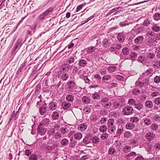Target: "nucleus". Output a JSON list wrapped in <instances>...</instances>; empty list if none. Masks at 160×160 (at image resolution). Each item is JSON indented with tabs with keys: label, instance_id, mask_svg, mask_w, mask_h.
I'll list each match as a JSON object with an SVG mask.
<instances>
[{
	"label": "nucleus",
	"instance_id": "f257e3e1",
	"mask_svg": "<svg viewBox=\"0 0 160 160\" xmlns=\"http://www.w3.org/2000/svg\"><path fill=\"white\" fill-rule=\"evenodd\" d=\"M134 110L131 106H128L123 108L122 113L125 115H129L132 114Z\"/></svg>",
	"mask_w": 160,
	"mask_h": 160
},
{
	"label": "nucleus",
	"instance_id": "f03ea898",
	"mask_svg": "<svg viewBox=\"0 0 160 160\" xmlns=\"http://www.w3.org/2000/svg\"><path fill=\"white\" fill-rule=\"evenodd\" d=\"M22 42L21 40L20 39H18L17 40L13 48V51L12 52V54L15 55L19 50L22 45Z\"/></svg>",
	"mask_w": 160,
	"mask_h": 160
},
{
	"label": "nucleus",
	"instance_id": "7ed1b4c3",
	"mask_svg": "<svg viewBox=\"0 0 160 160\" xmlns=\"http://www.w3.org/2000/svg\"><path fill=\"white\" fill-rule=\"evenodd\" d=\"M67 88L69 89V91L71 92H73L76 89V84L72 80H69L67 82Z\"/></svg>",
	"mask_w": 160,
	"mask_h": 160
},
{
	"label": "nucleus",
	"instance_id": "20e7f679",
	"mask_svg": "<svg viewBox=\"0 0 160 160\" xmlns=\"http://www.w3.org/2000/svg\"><path fill=\"white\" fill-rule=\"evenodd\" d=\"M69 65L67 63L62 64L60 67L59 73H68L69 71Z\"/></svg>",
	"mask_w": 160,
	"mask_h": 160
},
{
	"label": "nucleus",
	"instance_id": "39448f33",
	"mask_svg": "<svg viewBox=\"0 0 160 160\" xmlns=\"http://www.w3.org/2000/svg\"><path fill=\"white\" fill-rule=\"evenodd\" d=\"M30 60L29 58H27L25 60L24 63H22L21 66L19 67L18 71L17 72V74H20L23 69L24 67L28 64V63L29 62Z\"/></svg>",
	"mask_w": 160,
	"mask_h": 160
},
{
	"label": "nucleus",
	"instance_id": "423d86ee",
	"mask_svg": "<svg viewBox=\"0 0 160 160\" xmlns=\"http://www.w3.org/2000/svg\"><path fill=\"white\" fill-rule=\"evenodd\" d=\"M57 107V103L53 101H51L48 104V109L51 111L56 110Z\"/></svg>",
	"mask_w": 160,
	"mask_h": 160
},
{
	"label": "nucleus",
	"instance_id": "0eeeda50",
	"mask_svg": "<svg viewBox=\"0 0 160 160\" xmlns=\"http://www.w3.org/2000/svg\"><path fill=\"white\" fill-rule=\"evenodd\" d=\"M42 126L39 124L37 129L38 133L42 136L44 135L46 132V129L42 128Z\"/></svg>",
	"mask_w": 160,
	"mask_h": 160
},
{
	"label": "nucleus",
	"instance_id": "6e6552de",
	"mask_svg": "<svg viewBox=\"0 0 160 160\" xmlns=\"http://www.w3.org/2000/svg\"><path fill=\"white\" fill-rule=\"evenodd\" d=\"M144 38L142 36H139L136 37L134 40V42L136 44H140L143 41Z\"/></svg>",
	"mask_w": 160,
	"mask_h": 160
},
{
	"label": "nucleus",
	"instance_id": "1a4fd4ad",
	"mask_svg": "<svg viewBox=\"0 0 160 160\" xmlns=\"http://www.w3.org/2000/svg\"><path fill=\"white\" fill-rule=\"evenodd\" d=\"M87 63L88 62L86 60L80 59L78 60V64L80 67L84 68L87 66Z\"/></svg>",
	"mask_w": 160,
	"mask_h": 160
},
{
	"label": "nucleus",
	"instance_id": "9d476101",
	"mask_svg": "<svg viewBox=\"0 0 160 160\" xmlns=\"http://www.w3.org/2000/svg\"><path fill=\"white\" fill-rule=\"evenodd\" d=\"M155 136V134L153 133L148 132L146 134V138L150 141L153 140Z\"/></svg>",
	"mask_w": 160,
	"mask_h": 160
},
{
	"label": "nucleus",
	"instance_id": "9b49d317",
	"mask_svg": "<svg viewBox=\"0 0 160 160\" xmlns=\"http://www.w3.org/2000/svg\"><path fill=\"white\" fill-rule=\"evenodd\" d=\"M152 30L155 32H158L160 30V26L159 24H155L153 25Z\"/></svg>",
	"mask_w": 160,
	"mask_h": 160
},
{
	"label": "nucleus",
	"instance_id": "f8f14e48",
	"mask_svg": "<svg viewBox=\"0 0 160 160\" xmlns=\"http://www.w3.org/2000/svg\"><path fill=\"white\" fill-rule=\"evenodd\" d=\"M39 112L40 114L42 115H44L46 113L47 109L45 107L43 106L39 108Z\"/></svg>",
	"mask_w": 160,
	"mask_h": 160
},
{
	"label": "nucleus",
	"instance_id": "ddd939ff",
	"mask_svg": "<svg viewBox=\"0 0 160 160\" xmlns=\"http://www.w3.org/2000/svg\"><path fill=\"white\" fill-rule=\"evenodd\" d=\"M51 116L53 120H58L59 117V113L58 112L54 111L52 113Z\"/></svg>",
	"mask_w": 160,
	"mask_h": 160
},
{
	"label": "nucleus",
	"instance_id": "4468645a",
	"mask_svg": "<svg viewBox=\"0 0 160 160\" xmlns=\"http://www.w3.org/2000/svg\"><path fill=\"white\" fill-rule=\"evenodd\" d=\"M82 101L83 103L88 104L90 102L91 100L87 96H84L82 98Z\"/></svg>",
	"mask_w": 160,
	"mask_h": 160
},
{
	"label": "nucleus",
	"instance_id": "2eb2a0df",
	"mask_svg": "<svg viewBox=\"0 0 160 160\" xmlns=\"http://www.w3.org/2000/svg\"><path fill=\"white\" fill-rule=\"evenodd\" d=\"M49 121V119L46 118L40 122L39 124L41 126H47L48 125V123Z\"/></svg>",
	"mask_w": 160,
	"mask_h": 160
},
{
	"label": "nucleus",
	"instance_id": "dca6fc26",
	"mask_svg": "<svg viewBox=\"0 0 160 160\" xmlns=\"http://www.w3.org/2000/svg\"><path fill=\"white\" fill-rule=\"evenodd\" d=\"M71 106V104L67 102H63L62 103V106L64 109H67L68 108Z\"/></svg>",
	"mask_w": 160,
	"mask_h": 160
},
{
	"label": "nucleus",
	"instance_id": "f3484780",
	"mask_svg": "<svg viewBox=\"0 0 160 160\" xmlns=\"http://www.w3.org/2000/svg\"><path fill=\"white\" fill-rule=\"evenodd\" d=\"M91 140L93 143L97 144L99 142L100 139L98 137L95 136L92 137L91 138Z\"/></svg>",
	"mask_w": 160,
	"mask_h": 160
},
{
	"label": "nucleus",
	"instance_id": "a211bd4d",
	"mask_svg": "<svg viewBox=\"0 0 160 160\" xmlns=\"http://www.w3.org/2000/svg\"><path fill=\"white\" fill-rule=\"evenodd\" d=\"M130 24H132V23L129 22L128 21L126 20L125 21L121 22L119 23V25L122 27H124Z\"/></svg>",
	"mask_w": 160,
	"mask_h": 160
},
{
	"label": "nucleus",
	"instance_id": "6ab92c4d",
	"mask_svg": "<svg viewBox=\"0 0 160 160\" xmlns=\"http://www.w3.org/2000/svg\"><path fill=\"white\" fill-rule=\"evenodd\" d=\"M87 128V125L84 123L81 124L78 127V129L82 131H85Z\"/></svg>",
	"mask_w": 160,
	"mask_h": 160
},
{
	"label": "nucleus",
	"instance_id": "aec40b11",
	"mask_svg": "<svg viewBox=\"0 0 160 160\" xmlns=\"http://www.w3.org/2000/svg\"><path fill=\"white\" fill-rule=\"evenodd\" d=\"M59 74L61 77V79L63 81L66 80L68 78L69 76L68 73H59Z\"/></svg>",
	"mask_w": 160,
	"mask_h": 160
},
{
	"label": "nucleus",
	"instance_id": "412c9836",
	"mask_svg": "<svg viewBox=\"0 0 160 160\" xmlns=\"http://www.w3.org/2000/svg\"><path fill=\"white\" fill-rule=\"evenodd\" d=\"M41 96L40 95V96H39L37 97H36L35 98L34 101L32 102H36L37 103V106L38 105H40V103L42 102V100L41 98Z\"/></svg>",
	"mask_w": 160,
	"mask_h": 160
},
{
	"label": "nucleus",
	"instance_id": "4be33fe9",
	"mask_svg": "<svg viewBox=\"0 0 160 160\" xmlns=\"http://www.w3.org/2000/svg\"><path fill=\"white\" fill-rule=\"evenodd\" d=\"M17 117L18 116H16V114H15V111H13L12 114L11 115V116L10 117L8 123H10L11 122V121L13 120H15L16 118H17Z\"/></svg>",
	"mask_w": 160,
	"mask_h": 160
},
{
	"label": "nucleus",
	"instance_id": "5701e85b",
	"mask_svg": "<svg viewBox=\"0 0 160 160\" xmlns=\"http://www.w3.org/2000/svg\"><path fill=\"white\" fill-rule=\"evenodd\" d=\"M66 99L68 102H72L74 100V96L71 94H68L66 97Z\"/></svg>",
	"mask_w": 160,
	"mask_h": 160
},
{
	"label": "nucleus",
	"instance_id": "b1692460",
	"mask_svg": "<svg viewBox=\"0 0 160 160\" xmlns=\"http://www.w3.org/2000/svg\"><path fill=\"white\" fill-rule=\"evenodd\" d=\"M108 131L109 133H112L114 132L116 129V127L114 125L108 126Z\"/></svg>",
	"mask_w": 160,
	"mask_h": 160
},
{
	"label": "nucleus",
	"instance_id": "393cba45",
	"mask_svg": "<svg viewBox=\"0 0 160 160\" xmlns=\"http://www.w3.org/2000/svg\"><path fill=\"white\" fill-rule=\"evenodd\" d=\"M82 137V135L80 132L76 133L74 134V138L77 140H79Z\"/></svg>",
	"mask_w": 160,
	"mask_h": 160
},
{
	"label": "nucleus",
	"instance_id": "a878e982",
	"mask_svg": "<svg viewBox=\"0 0 160 160\" xmlns=\"http://www.w3.org/2000/svg\"><path fill=\"white\" fill-rule=\"evenodd\" d=\"M92 97L94 100H98L100 99V96L97 92H95L92 95Z\"/></svg>",
	"mask_w": 160,
	"mask_h": 160
},
{
	"label": "nucleus",
	"instance_id": "bb28decb",
	"mask_svg": "<svg viewBox=\"0 0 160 160\" xmlns=\"http://www.w3.org/2000/svg\"><path fill=\"white\" fill-rule=\"evenodd\" d=\"M152 20L150 18H146L144 21L143 25L145 26L149 25L151 22Z\"/></svg>",
	"mask_w": 160,
	"mask_h": 160
},
{
	"label": "nucleus",
	"instance_id": "cd10ccee",
	"mask_svg": "<svg viewBox=\"0 0 160 160\" xmlns=\"http://www.w3.org/2000/svg\"><path fill=\"white\" fill-rule=\"evenodd\" d=\"M145 106L149 108H152L153 106L152 102L150 100L147 101L145 103Z\"/></svg>",
	"mask_w": 160,
	"mask_h": 160
},
{
	"label": "nucleus",
	"instance_id": "c85d7f7f",
	"mask_svg": "<svg viewBox=\"0 0 160 160\" xmlns=\"http://www.w3.org/2000/svg\"><path fill=\"white\" fill-rule=\"evenodd\" d=\"M134 127L135 124L131 122L128 123L126 125V128L127 129H132Z\"/></svg>",
	"mask_w": 160,
	"mask_h": 160
},
{
	"label": "nucleus",
	"instance_id": "c756f323",
	"mask_svg": "<svg viewBox=\"0 0 160 160\" xmlns=\"http://www.w3.org/2000/svg\"><path fill=\"white\" fill-rule=\"evenodd\" d=\"M30 107V106L29 104V103H28L27 104V107L25 109V113L24 114H25L26 116H28L30 115V113H29V108Z\"/></svg>",
	"mask_w": 160,
	"mask_h": 160
},
{
	"label": "nucleus",
	"instance_id": "7c9ffc66",
	"mask_svg": "<svg viewBox=\"0 0 160 160\" xmlns=\"http://www.w3.org/2000/svg\"><path fill=\"white\" fill-rule=\"evenodd\" d=\"M118 38L119 41H122L124 39V34L123 33H119L118 36Z\"/></svg>",
	"mask_w": 160,
	"mask_h": 160
},
{
	"label": "nucleus",
	"instance_id": "2f4dec72",
	"mask_svg": "<svg viewBox=\"0 0 160 160\" xmlns=\"http://www.w3.org/2000/svg\"><path fill=\"white\" fill-rule=\"evenodd\" d=\"M103 45L105 47H107L110 45V43L108 42V40L107 39H104L102 42Z\"/></svg>",
	"mask_w": 160,
	"mask_h": 160
},
{
	"label": "nucleus",
	"instance_id": "473e14b6",
	"mask_svg": "<svg viewBox=\"0 0 160 160\" xmlns=\"http://www.w3.org/2000/svg\"><path fill=\"white\" fill-rule=\"evenodd\" d=\"M122 52L124 55H127L129 53V50L128 48L125 47L122 49Z\"/></svg>",
	"mask_w": 160,
	"mask_h": 160
},
{
	"label": "nucleus",
	"instance_id": "72a5a7b5",
	"mask_svg": "<svg viewBox=\"0 0 160 160\" xmlns=\"http://www.w3.org/2000/svg\"><path fill=\"white\" fill-rule=\"evenodd\" d=\"M53 9L52 8L50 7L47 10L43 13L46 16H48L52 11Z\"/></svg>",
	"mask_w": 160,
	"mask_h": 160
},
{
	"label": "nucleus",
	"instance_id": "f704fd0d",
	"mask_svg": "<svg viewBox=\"0 0 160 160\" xmlns=\"http://www.w3.org/2000/svg\"><path fill=\"white\" fill-rule=\"evenodd\" d=\"M96 49L95 47L94 46H92L89 47L88 48L87 52L88 53H91L94 52Z\"/></svg>",
	"mask_w": 160,
	"mask_h": 160
},
{
	"label": "nucleus",
	"instance_id": "c9c22d12",
	"mask_svg": "<svg viewBox=\"0 0 160 160\" xmlns=\"http://www.w3.org/2000/svg\"><path fill=\"white\" fill-rule=\"evenodd\" d=\"M144 122L145 124L148 126L150 125L152 123L151 121L148 118H145L143 119Z\"/></svg>",
	"mask_w": 160,
	"mask_h": 160
},
{
	"label": "nucleus",
	"instance_id": "e433bc0d",
	"mask_svg": "<svg viewBox=\"0 0 160 160\" xmlns=\"http://www.w3.org/2000/svg\"><path fill=\"white\" fill-rule=\"evenodd\" d=\"M94 78L96 79L97 82L100 83L101 82V77L98 74H96L94 76Z\"/></svg>",
	"mask_w": 160,
	"mask_h": 160
},
{
	"label": "nucleus",
	"instance_id": "4c0bfd02",
	"mask_svg": "<svg viewBox=\"0 0 160 160\" xmlns=\"http://www.w3.org/2000/svg\"><path fill=\"white\" fill-rule=\"evenodd\" d=\"M117 69L116 66L109 67H108L107 69L109 72L112 73L116 71Z\"/></svg>",
	"mask_w": 160,
	"mask_h": 160
},
{
	"label": "nucleus",
	"instance_id": "58836bf2",
	"mask_svg": "<svg viewBox=\"0 0 160 160\" xmlns=\"http://www.w3.org/2000/svg\"><path fill=\"white\" fill-rule=\"evenodd\" d=\"M124 131L123 128L122 126L118 127L117 131V134L118 135H120Z\"/></svg>",
	"mask_w": 160,
	"mask_h": 160
},
{
	"label": "nucleus",
	"instance_id": "ea45409f",
	"mask_svg": "<svg viewBox=\"0 0 160 160\" xmlns=\"http://www.w3.org/2000/svg\"><path fill=\"white\" fill-rule=\"evenodd\" d=\"M86 5L85 2L83 3L80 5H78L77 7L76 10V12H78L81 10L82 8Z\"/></svg>",
	"mask_w": 160,
	"mask_h": 160
},
{
	"label": "nucleus",
	"instance_id": "a19ab883",
	"mask_svg": "<svg viewBox=\"0 0 160 160\" xmlns=\"http://www.w3.org/2000/svg\"><path fill=\"white\" fill-rule=\"evenodd\" d=\"M153 18L156 21L160 20V13L158 12L155 13L153 15Z\"/></svg>",
	"mask_w": 160,
	"mask_h": 160
},
{
	"label": "nucleus",
	"instance_id": "79ce46f5",
	"mask_svg": "<svg viewBox=\"0 0 160 160\" xmlns=\"http://www.w3.org/2000/svg\"><path fill=\"white\" fill-rule=\"evenodd\" d=\"M131 59L132 60H134L137 57V54L135 52H132L130 54Z\"/></svg>",
	"mask_w": 160,
	"mask_h": 160
},
{
	"label": "nucleus",
	"instance_id": "37998d69",
	"mask_svg": "<svg viewBox=\"0 0 160 160\" xmlns=\"http://www.w3.org/2000/svg\"><path fill=\"white\" fill-rule=\"evenodd\" d=\"M139 121L138 118L136 117H132L130 118V121L131 122L136 123L138 122Z\"/></svg>",
	"mask_w": 160,
	"mask_h": 160
},
{
	"label": "nucleus",
	"instance_id": "c03bdc74",
	"mask_svg": "<svg viewBox=\"0 0 160 160\" xmlns=\"http://www.w3.org/2000/svg\"><path fill=\"white\" fill-rule=\"evenodd\" d=\"M143 105L140 103H136L135 105V108L138 110H140L142 108Z\"/></svg>",
	"mask_w": 160,
	"mask_h": 160
},
{
	"label": "nucleus",
	"instance_id": "a18cd8bd",
	"mask_svg": "<svg viewBox=\"0 0 160 160\" xmlns=\"http://www.w3.org/2000/svg\"><path fill=\"white\" fill-rule=\"evenodd\" d=\"M116 152L115 149L113 147H110L108 150V153L109 154L113 155Z\"/></svg>",
	"mask_w": 160,
	"mask_h": 160
},
{
	"label": "nucleus",
	"instance_id": "49530a36",
	"mask_svg": "<svg viewBox=\"0 0 160 160\" xmlns=\"http://www.w3.org/2000/svg\"><path fill=\"white\" fill-rule=\"evenodd\" d=\"M69 142V141L67 139H64L61 142V144L63 146L67 145Z\"/></svg>",
	"mask_w": 160,
	"mask_h": 160
},
{
	"label": "nucleus",
	"instance_id": "de8ad7c7",
	"mask_svg": "<svg viewBox=\"0 0 160 160\" xmlns=\"http://www.w3.org/2000/svg\"><path fill=\"white\" fill-rule=\"evenodd\" d=\"M150 128L153 130H157L158 129V126L156 124H152L151 125Z\"/></svg>",
	"mask_w": 160,
	"mask_h": 160
},
{
	"label": "nucleus",
	"instance_id": "09e8293b",
	"mask_svg": "<svg viewBox=\"0 0 160 160\" xmlns=\"http://www.w3.org/2000/svg\"><path fill=\"white\" fill-rule=\"evenodd\" d=\"M107 128L105 125H103L99 128V130L101 132H104L107 131Z\"/></svg>",
	"mask_w": 160,
	"mask_h": 160
},
{
	"label": "nucleus",
	"instance_id": "8fccbe9b",
	"mask_svg": "<svg viewBox=\"0 0 160 160\" xmlns=\"http://www.w3.org/2000/svg\"><path fill=\"white\" fill-rule=\"evenodd\" d=\"M131 150V147L129 146H126L123 148V151L124 152H129Z\"/></svg>",
	"mask_w": 160,
	"mask_h": 160
},
{
	"label": "nucleus",
	"instance_id": "3c124183",
	"mask_svg": "<svg viewBox=\"0 0 160 160\" xmlns=\"http://www.w3.org/2000/svg\"><path fill=\"white\" fill-rule=\"evenodd\" d=\"M155 57V55L153 52H150L147 54V58L150 59H153Z\"/></svg>",
	"mask_w": 160,
	"mask_h": 160
},
{
	"label": "nucleus",
	"instance_id": "603ef678",
	"mask_svg": "<svg viewBox=\"0 0 160 160\" xmlns=\"http://www.w3.org/2000/svg\"><path fill=\"white\" fill-rule=\"evenodd\" d=\"M131 136L130 132L128 131H126L124 133V137L128 138L130 137Z\"/></svg>",
	"mask_w": 160,
	"mask_h": 160
},
{
	"label": "nucleus",
	"instance_id": "864d4df0",
	"mask_svg": "<svg viewBox=\"0 0 160 160\" xmlns=\"http://www.w3.org/2000/svg\"><path fill=\"white\" fill-rule=\"evenodd\" d=\"M136 85L138 87L140 88L142 87L144 85V83L143 82L140 81H136Z\"/></svg>",
	"mask_w": 160,
	"mask_h": 160
},
{
	"label": "nucleus",
	"instance_id": "5fc2aeb1",
	"mask_svg": "<svg viewBox=\"0 0 160 160\" xmlns=\"http://www.w3.org/2000/svg\"><path fill=\"white\" fill-rule=\"evenodd\" d=\"M108 135L107 133H105L102 134L101 138L103 140H105L108 137Z\"/></svg>",
	"mask_w": 160,
	"mask_h": 160
},
{
	"label": "nucleus",
	"instance_id": "6e6d98bb",
	"mask_svg": "<svg viewBox=\"0 0 160 160\" xmlns=\"http://www.w3.org/2000/svg\"><path fill=\"white\" fill-rule=\"evenodd\" d=\"M55 128H52L48 132V134L49 135L51 136L53 135L55 133Z\"/></svg>",
	"mask_w": 160,
	"mask_h": 160
},
{
	"label": "nucleus",
	"instance_id": "4d7b16f0",
	"mask_svg": "<svg viewBox=\"0 0 160 160\" xmlns=\"http://www.w3.org/2000/svg\"><path fill=\"white\" fill-rule=\"evenodd\" d=\"M114 120L113 119H109L108 122V126H112V125H114Z\"/></svg>",
	"mask_w": 160,
	"mask_h": 160
},
{
	"label": "nucleus",
	"instance_id": "13d9d810",
	"mask_svg": "<svg viewBox=\"0 0 160 160\" xmlns=\"http://www.w3.org/2000/svg\"><path fill=\"white\" fill-rule=\"evenodd\" d=\"M128 103L130 105H135L136 103V102L134 99H130L128 100Z\"/></svg>",
	"mask_w": 160,
	"mask_h": 160
},
{
	"label": "nucleus",
	"instance_id": "bf43d9fd",
	"mask_svg": "<svg viewBox=\"0 0 160 160\" xmlns=\"http://www.w3.org/2000/svg\"><path fill=\"white\" fill-rule=\"evenodd\" d=\"M61 132L63 134H64L68 131V129L67 128H61L60 129Z\"/></svg>",
	"mask_w": 160,
	"mask_h": 160
},
{
	"label": "nucleus",
	"instance_id": "052dcab7",
	"mask_svg": "<svg viewBox=\"0 0 160 160\" xmlns=\"http://www.w3.org/2000/svg\"><path fill=\"white\" fill-rule=\"evenodd\" d=\"M154 81L156 83H158L160 82V77L156 76L154 78Z\"/></svg>",
	"mask_w": 160,
	"mask_h": 160
},
{
	"label": "nucleus",
	"instance_id": "680f3d73",
	"mask_svg": "<svg viewBox=\"0 0 160 160\" xmlns=\"http://www.w3.org/2000/svg\"><path fill=\"white\" fill-rule=\"evenodd\" d=\"M53 148V147L48 146L47 147L46 149L48 152L50 153L52 152Z\"/></svg>",
	"mask_w": 160,
	"mask_h": 160
},
{
	"label": "nucleus",
	"instance_id": "e2e57ef3",
	"mask_svg": "<svg viewBox=\"0 0 160 160\" xmlns=\"http://www.w3.org/2000/svg\"><path fill=\"white\" fill-rule=\"evenodd\" d=\"M136 156V152H132L130 153H129L128 154H127L126 155V157H131V156Z\"/></svg>",
	"mask_w": 160,
	"mask_h": 160
},
{
	"label": "nucleus",
	"instance_id": "0e129e2a",
	"mask_svg": "<svg viewBox=\"0 0 160 160\" xmlns=\"http://www.w3.org/2000/svg\"><path fill=\"white\" fill-rule=\"evenodd\" d=\"M147 35L148 37H154L155 36V34L153 32H148L147 33Z\"/></svg>",
	"mask_w": 160,
	"mask_h": 160
},
{
	"label": "nucleus",
	"instance_id": "69168bd1",
	"mask_svg": "<svg viewBox=\"0 0 160 160\" xmlns=\"http://www.w3.org/2000/svg\"><path fill=\"white\" fill-rule=\"evenodd\" d=\"M140 91L137 89L135 88L134 89L132 92V93L135 95H137L138 93H140Z\"/></svg>",
	"mask_w": 160,
	"mask_h": 160
},
{
	"label": "nucleus",
	"instance_id": "338daca9",
	"mask_svg": "<svg viewBox=\"0 0 160 160\" xmlns=\"http://www.w3.org/2000/svg\"><path fill=\"white\" fill-rule=\"evenodd\" d=\"M155 103L158 105L160 104V98L158 97L155 99L154 100Z\"/></svg>",
	"mask_w": 160,
	"mask_h": 160
},
{
	"label": "nucleus",
	"instance_id": "774afa93",
	"mask_svg": "<svg viewBox=\"0 0 160 160\" xmlns=\"http://www.w3.org/2000/svg\"><path fill=\"white\" fill-rule=\"evenodd\" d=\"M37 156L35 155H31V160H38Z\"/></svg>",
	"mask_w": 160,
	"mask_h": 160
}]
</instances>
